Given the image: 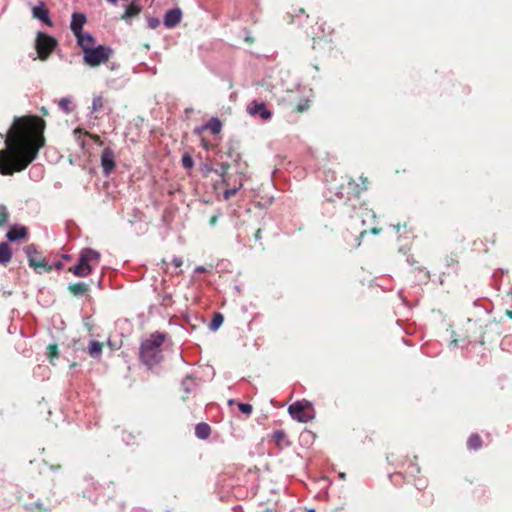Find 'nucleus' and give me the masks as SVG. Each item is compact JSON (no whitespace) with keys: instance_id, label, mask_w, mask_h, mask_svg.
<instances>
[{"instance_id":"1","label":"nucleus","mask_w":512,"mask_h":512,"mask_svg":"<svg viewBox=\"0 0 512 512\" xmlns=\"http://www.w3.org/2000/svg\"><path fill=\"white\" fill-rule=\"evenodd\" d=\"M45 121L39 116L15 117L4 136L5 148L0 150V174L11 176L25 170L45 145Z\"/></svg>"},{"instance_id":"2","label":"nucleus","mask_w":512,"mask_h":512,"mask_svg":"<svg viewBox=\"0 0 512 512\" xmlns=\"http://www.w3.org/2000/svg\"><path fill=\"white\" fill-rule=\"evenodd\" d=\"M167 333L155 331L143 340L139 347V360L148 369H152L164 360L162 345Z\"/></svg>"},{"instance_id":"3","label":"nucleus","mask_w":512,"mask_h":512,"mask_svg":"<svg viewBox=\"0 0 512 512\" xmlns=\"http://www.w3.org/2000/svg\"><path fill=\"white\" fill-rule=\"evenodd\" d=\"M101 254L99 251L85 247L78 254L76 263L68 269V272L79 278L90 276L96 266L99 265Z\"/></svg>"},{"instance_id":"4","label":"nucleus","mask_w":512,"mask_h":512,"mask_svg":"<svg viewBox=\"0 0 512 512\" xmlns=\"http://www.w3.org/2000/svg\"><path fill=\"white\" fill-rule=\"evenodd\" d=\"M367 188L364 187L363 190ZM362 189L353 179H350L346 185H340L334 193L335 198H328L329 202H338L344 209H355L359 204Z\"/></svg>"},{"instance_id":"5","label":"nucleus","mask_w":512,"mask_h":512,"mask_svg":"<svg viewBox=\"0 0 512 512\" xmlns=\"http://www.w3.org/2000/svg\"><path fill=\"white\" fill-rule=\"evenodd\" d=\"M113 53L112 47L105 44L83 47V62L89 67H97L106 63Z\"/></svg>"},{"instance_id":"6","label":"nucleus","mask_w":512,"mask_h":512,"mask_svg":"<svg viewBox=\"0 0 512 512\" xmlns=\"http://www.w3.org/2000/svg\"><path fill=\"white\" fill-rule=\"evenodd\" d=\"M288 413L293 420L300 423H307L313 420L316 416L313 403L306 399L292 403L288 407Z\"/></svg>"},{"instance_id":"7","label":"nucleus","mask_w":512,"mask_h":512,"mask_svg":"<svg viewBox=\"0 0 512 512\" xmlns=\"http://www.w3.org/2000/svg\"><path fill=\"white\" fill-rule=\"evenodd\" d=\"M57 46L58 40L54 36L43 31L37 32L34 47L40 60L46 61Z\"/></svg>"},{"instance_id":"8","label":"nucleus","mask_w":512,"mask_h":512,"mask_svg":"<svg viewBox=\"0 0 512 512\" xmlns=\"http://www.w3.org/2000/svg\"><path fill=\"white\" fill-rule=\"evenodd\" d=\"M24 252L27 255L28 265L37 274H42L47 271L49 264L48 260L42 256V253L38 251V247L35 244H29L24 247Z\"/></svg>"},{"instance_id":"9","label":"nucleus","mask_w":512,"mask_h":512,"mask_svg":"<svg viewBox=\"0 0 512 512\" xmlns=\"http://www.w3.org/2000/svg\"><path fill=\"white\" fill-rule=\"evenodd\" d=\"M224 148L226 149L225 151L219 149L215 152V156L220 160H231L230 163H232L233 161H235V154H241V142L236 137H230L226 142Z\"/></svg>"},{"instance_id":"10","label":"nucleus","mask_w":512,"mask_h":512,"mask_svg":"<svg viewBox=\"0 0 512 512\" xmlns=\"http://www.w3.org/2000/svg\"><path fill=\"white\" fill-rule=\"evenodd\" d=\"M102 172L105 177L110 176L116 167L115 153L110 147L103 149L100 158Z\"/></svg>"},{"instance_id":"11","label":"nucleus","mask_w":512,"mask_h":512,"mask_svg":"<svg viewBox=\"0 0 512 512\" xmlns=\"http://www.w3.org/2000/svg\"><path fill=\"white\" fill-rule=\"evenodd\" d=\"M31 13L33 18L39 20L42 24L48 27L54 26V22L50 16V11L47 8L45 2L39 1L37 5L32 7Z\"/></svg>"},{"instance_id":"12","label":"nucleus","mask_w":512,"mask_h":512,"mask_svg":"<svg viewBox=\"0 0 512 512\" xmlns=\"http://www.w3.org/2000/svg\"><path fill=\"white\" fill-rule=\"evenodd\" d=\"M247 112L251 116H258L263 121H268L272 118V112L267 108L264 102L253 100L247 106Z\"/></svg>"},{"instance_id":"13","label":"nucleus","mask_w":512,"mask_h":512,"mask_svg":"<svg viewBox=\"0 0 512 512\" xmlns=\"http://www.w3.org/2000/svg\"><path fill=\"white\" fill-rule=\"evenodd\" d=\"M28 228L21 224L11 225L6 232L5 238L8 243H14L24 240L28 237Z\"/></svg>"},{"instance_id":"14","label":"nucleus","mask_w":512,"mask_h":512,"mask_svg":"<svg viewBox=\"0 0 512 512\" xmlns=\"http://www.w3.org/2000/svg\"><path fill=\"white\" fill-rule=\"evenodd\" d=\"M182 17L183 12L179 7L171 8L163 16V24L167 29L175 28L180 24Z\"/></svg>"},{"instance_id":"15","label":"nucleus","mask_w":512,"mask_h":512,"mask_svg":"<svg viewBox=\"0 0 512 512\" xmlns=\"http://www.w3.org/2000/svg\"><path fill=\"white\" fill-rule=\"evenodd\" d=\"M231 168V164L227 160H220L219 158H215V166L213 173L218 175L221 178V182L228 186L230 181V175L228 173L229 169Z\"/></svg>"},{"instance_id":"16","label":"nucleus","mask_w":512,"mask_h":512,"mask_svg":"<svg viewBox=\"0 0 512 512\" xmlns=\"http://www.w3.org/2000/svg\"><path fill=\"white\" fill-rule=\"evenodd\" d=\"M268 437L275 443L280 451L292 445V441L289 440L284 430H275Z\"/></svg>"},{"instance_id":"17","label":"nucleus","mask_w":512,"mask_h":512,"mask_svg":"<svg viewBox=\"0 0 512 512\" xmlns=\"http://www.w3.org/2000/svg\"><path fill=\"white\" fill-rule=\"evenodd\" d=\"M87 23V16L83 12H73L70 21V30L73 35L80 33L83 30L84 25Z\"/></svg>"},{"instance_id":"18","label":"nucleus","mask_w":512,"mask_h":512,"mask_svg":"<svg viewBox=\"0 0 512 512\" xmlns=\"http://www.w3.org/2000/svg\"><path fill=\"white\" fill-rule=\"evenodd\" d=\"M142 11V5L140 4L139 0H132L131 3H129L124 10V13L121 16V19L126 21L127 23H131L130 20L133 17L138 16Z\"/></svg>"},{"instance_id":"19","label":"nucleus","mask_w":512,"mask_h":512,"mask_svg":"<svg viewBox=\"0 0 512 512\" xmlns=\"http://www.w3.org/2000/svg\"><path fill=\"white\" fill-rule=\"evenodd\" d=\"M181 320L183 324H181L180 327L186 330H195L199 326V322L203 321V319L196 314H189L187 312L181 314Z\"/></svg>"},{"instance_id":"20","label":"nucleus","mask_w":512,"mask_h":512,"mask_svg":"<svg viewBox=\"0 0 512 512\" xmlns=\"http://www.w3.org/2000/svg\"><path fill=\"white\" fill-rule=\"evenodd\" d=\"M76 37L77 45L83 51V47H92L95 44V37L90 32L81 31L80 33L74 34Z\"/></svg>"},{"instance_id":"21","label":"nucleus","mask_w":512,"mask_h":512,"mask_svg":"<svg viewBox=\"0 0 512 512\" xmlns=\"http://www.w3.org/2000/svg\"><path fill=\"white\" fill-rule=\"evenodd\" d=\"M13 250L7 241L0 242V265L6 267L12 260Z\"/></svg>"},{"instance_id":"22","label":"nucleus","mask_w":512,"mask_h":512,"mask_svg":"<svg viewBox=\"0 0 512 512\" xmlns=\"http://www.w3.org/2000/svg\"><path fill=\"white\" fill-rule=\"evenodd\" d=\"M67 289L74 296L80 297V296H84L85 294H87V292L90 289V285L85 282L79 281L77 283H70L68 285Z\"/></svg>"},{"instance_id":"23","label":"nucleus","mask_w":512,"mask_h":512,"mask_svg":"<svg viewBox=\"0 0 512 512\" xmlns=\"http://www.w3.org/2000/svg\"><path fill=\"white\" fill-rule=\"evenodd\" d=\"M231 167L235 169V173L240 177L245 176L248 171V163L242 159L241 154H235V161H233Z\"/></svg>"},{"instance_id":"24","label":"nucleus","mask_w":512,"mask_h":512,"mask_svg":"<svg viewBox=\"0 0 512 512\" xmlns=\"http://www.w3.org/2000/svg\"><path fill=\"white\" fill-rule=\"evenodd\" d=\"M231 167L235 169V173L240 177L245 176L248 171V163L242 159L241 154H235V161H233Z\"/></svg>"},{"instance_id":"25","label":"nucleus","mask_w":512,"mask_h":512,"mask_svg":"<svg viewBox=\"0 0 512 512\" xmlns=\"http://www.w3.org/2000/svg\"><path fill=\"white\" fill-rule=\"evenodd\" d=\"M231 167L235 169V173L240 177L245 176L248 171V163L242 159L241 154H235V161H233Z\"/></svg>"},{"instance_id":"26","label":"nucleus","mask_w":512,"mask_h":512,"mask_svg":"<svg viewBox=\"0 0 512 512\" xmlns=\"http://www.w3.org/2000/svg\"><path fill=\"white\" fill-rule=\"evenodd\" d=\"M211 434V426L206 422H200L195 426V436L200 440H206Z\"/></svg>"},{"instance_id":"27","label":"nucleus","mask_w":512,"mask_h":512,"mask_svg":"<svg viewBox=\"0 0 512 512\" xmlns=\"http://www.w3.org/2000/svg\"><path fill=\"white\" fill-rule=\"evenodd\" d=\"M88 354L94 358L99 359L102 355L103 344L98 340H91L88 344Z\"/></svg>"},{"instance_id":"28","label":"nucleus","mask_w":512,"mask_h":512,"mask_svg":"<svg viewBox=\"0 0 512 512\" xmlns=\"http://www.w3.org/2000/svg\"><path fill=\"white\" fill-rule=\"evenodd\" d=\"M205 127L212 135H218L222 130L223 123L218 117H212L205 123Z\"/></svg>"},{"instance_id":"29","label":"nucleus","mask_w":512,"mask_h":512,"mask_svg":"<svg viewBox=\"0 0 512 512\" xmlns=\"http://www.w3.org/2000/svg\"><path fill=\"white\" fill-rule=\"evenodd\" d=\"M215 166V159L212 160L210 157L205 162L199 164V172L203 178H207L210 173H213Z\"/></svg>"},{"instance_id":"30","label":"nucleus","mask_w":512,"mask_h":512,"mask_svg":"<svg viewBox=\"0 0 512 512\" xmlns=\"http://www.w3.org/2000/svg\"><path fill=\"white\" fill-rule=\"evenodd\" d=\"M45 355L47 356V358L49 359V362L52 364V365H55V361L59 358L60 356V353H59V350H58V346L57 344H49L47 347H46V351H45Z\"/></svg>"},{"instance_id":"31","label":"nucleus","mask_w":512,"mask_h":512,"mask_svg":"<svg viewBox=\"0 0 512 512\" xmlns=\"http://www.w3.org/2000/svg\"><path fill=\"white\" fill-rule=\"evenodd\" d=\"M224 322V315L220 312H215L212 316V319L208 325L209 329L212 332H216Z\"/></svg>"},{"instance_id":"32","label":"nucleus","mask_w":512,"mask_h":512,"mask_svg":"<svg viewBox=\"0 0 512 512\" xmlns=\"http://www.w3.org/2000/svg\"><path fill=\"white\" fill-rule=\"evenodd\" d=\"M194 379L191 375H186V377L181 382V387L185 392L186 396L182 397L183 400H186L187 396L193 391Z\"/></svg>"},{"instance_id":"33","label":"nucleus","mask_w":512,"mask_h":512,"mask_svg":"<svg viewBox=\"0 0 512 512\" xmlns=\"http://www.w3.org/2000/svg\"><path fill=\"white\" fill-rule=\"evenodd\" d=\"M290 23L296 24L297 26H303L304 22L308 19V15L305 13V10L300 8L298 10V14L291 15Z\"/></svg>"},{"instance_id":"34","label":"nucleus","mask_w":512,"mask_h":512,"mask_svg":"<svg viewBox=\"0 0 512 512\" xmlns=\"http://www.w3.org/2000/svg\"><path fill=\"white\" fill-rule=\"evenodd\" d=\"M467 447L469 450H478L480 448V435L472 433L467 440Z\"/></svg>"},{"instance_id":"35","label":"nucleus","mask_w":512,"mask_h":512,"mask_svg":"<svg viewBox=\"0 0 512 512\" xmlns=\"http://www.w3.org/2000/svg\"><path fill=\"white\" fill-rule=\"evenodd\" d=\"M44 169L41 165H34L29 171V176L34 181H39L43 178Z\"/></svg>"},{"instance_id":"36","label":"nucleus","mask_w":512,"mask_h":512,"mask_svg":"<svg viewBox=\"0 0 512 512\" xmlns=\"http://www.w3.org/2000/svg\"><path fill=\"white\" fill-rule=\"evenodd\" d=\"M25 510L27 512H46L47 511V507H45L41 502L39 501H36V502H33V503H29V504H26L25 506Z\"/></svg>"},{"instance_id":"37","label":"nucleus","mask_w":512,"mask_h":512,"mask_svg":"<svg viewBox=\"0 0 512 512\" xmlns=\"http://www.w3.org/2000/svg\"><path fill=\"white\" fill-rule=\"evenodd\" d=\"M181 163H182L183 168L186 170L192 169L195 165L192 155L188 152H186L182 155Z\"/></svg>"},{"instance_id":"38","label":"nucleus","mask_w":512,"mask_h":512,"mask_svg":"<svg viewBox=\"0 0 512 512\" xmlns=\"http://www.w3.org/2000/svg\"><path fill=\"white\" fill-rule=\"evenodd\" d=\"M238 410L245 415L246 418L250 417L253 412V406L250 403L239 402L237 403Z\"/></svg>"},{"instance_id":"39","label":"nucleus","mask_w":512,"mask_h":512,"mask_svg":"<svg viewBox=\"0 0 512 512\" xmlns=\"http://www.w3.org/2000/svg\"><path fill=\"white\" fill-rule=\"evenodd\" d=\"M10 213L4 204H0V227L8 224Z\"/></svg>"},{"instance_id":"40","label":"nucleus","mask_w":512,"mask_h":512,"mask_svg":"<svg viewBox=\"0 0 512 512\" xmlns=\"http://www.w3.org/2000/svg\"><path fill=\"white\" fill-rule=\"evenodd\" d=\"M103 97L100 95L94 96L92 100L91 113L97 112L103 108Z\"/></svg>"},{"instance_id":"41","label":"nucleus","mask_w":512,"mask_h":512,"mask_svg":"<svg viewBox=\"0 0 512 512\" xmlns=\"http://www.w3.org/2000/svg\"><path fill=\"white\" fill-rule=\"evenodd\" d=\"M300 438L305 444H310L315 440L316 435L312 431L305 429L301 433Z\"/></svg>"},{"instance_id":"42","label":"nucleus","mask_w":512,"mask_h":512,"mask_svg":"<svg viewBox=\"0 0 512 512\" xmlns=\"http://www.w3.org/2000/svg\"><path fill=\"white\" fill-rule=\"evenodd\" d=\"M71 100L67 97H63L59 101V108L66 114H69L72 112V108L70 107Z\"/></svg>"},{"instance_id":"43","label":"nucleus","mask_w":512,"mask_h":512,"mask_svg":"<svg viewBox=\"0 0 512 512\" xmlns=\"http://www.w3.org/2000/svg\"><path fill=\"white\" fill-rule=\"evenodd\" d=\"M242 178H240L239 180V184L238 186H235L233 188H230V189H226L224 192H223V197L225 200H228L230 199L232 196H234L238 191L239 189L242 187Z\"/></svg>"},{"instance_id":"44","label":"nucleus","mask_w":512,"mask_h":512,"mask_svg":"<svg viewBox=\"0 0 512 512\" xmlns=\"http://www.w3.org/2000/svg\"><path fill=\"white\" fill-rule=\"evenodd\" d=\"M146 20L149 29H156L160 25V19L158 17L147 15Z\"/></svg>"},{"instance_id":"45","label":"nucleus","mask_w":512,"mask_h":512,"mask_svg":"<svg viewBox=\"0 0 512 512\" xmlns=\"http://www.w3.org/2000/svg\"><path fill=\"white\" fill-rule=\"evenodd\" d=\"M309 100L308 99H301L299 103L296 105L295 110L297 112H304L309 108Z\"/></svg>"},{"instance_id":"46","label":"nucleus","mask_w":512,"mask_h":512,"mask_svg":"<svg viewBox=\"0 0 512 512\" xmlns=\"http://www.w3.org/2000/svg\"><path fill=\"white\" fill-rule=\"evenodd\" d=\"M73 133H74V135H75V137H76L80 147L82 149H84L85 148V141H84V139H82V134H83L82 130L80 128H76Z\"/></svg>"},{"instance_id":"47","label":"nucleus","mask_w":512,"mask_h":512,"mask_svg":"<svg viewBox=\"0 0 512 512\" xmlns=\"http://www.w3.org/2000/svg\"><path fill=\"white\" fill-rule=\"evenodd\" d=\"M63 268H64V264H63L62 261L59 260V261H55L52 264H48L46 272H50L53 269H55V270H62Z\"/></svg>"},{"instance_id":"48","label":"nucleus","mask_w":512,"mask_h":512,"mask_svg":"<svg viewBox=\"0 0 512 512\" xmlns=\"http://www.w3.org/2000/svg\"><path fill=\"white\" fill-rule=\"evenodd\" d=\"M200 141H201V147L206 151L213 150L215 148V146L212 143H210L208 140H206L204 137H201Z\"/></svg>"},{"instance_id":"49","label":"nucleus","mask_w":512,"mask_h":512,"mask_svg":"<svg viewBox=\"0 0 512 512\" xmlns=\"http://www.w3.org/2000/svg\"><path fill=\"white\" fill-rule=\"evenodd\" d=\"M171 302H172V296L170 294L166 293V294H164L162 296V300L160 302V305L164 306V307H167V306H169L171 304Z\"/></svg>"},{"instance_id":"50","label":"nucleus","mask_w":512,"mask_h":512,"mask_svg":"<svg viewBox=\"0 0 512 512\" xmlns=\"http://www.w3.org/2000/svg\"><path fill=\"white\" fill-rule=\"evenodd\" d=\"M144 216H145L144 213L140 209H138V208L133 209V217L135 220L142 221Z\"/></svg>"},{"instance_id":"51","label":"nucleus","mask_w":512,"mask_h":512,"mask_svg":"<svg viewBox=\"0 0 512 512\" xmlns=\"http://www.w3.org/2000/svg\"><path fill=\"white\" fill-rule=\"evenodd\" d=\"M206 130H207V129H206V127H205V124L200 125V126H196V127L193 129V134H194V135H197V136H201V135H202V133H203L204 131H206Z\"/></svg>"},{"instance_id":"52","label":"nucleus","mask_w":512,"mask_h":512,"mask_svg":"<svg viewBox=\"0 0 512 512\" xmlns=\"http://www.w3.org/2000/svg\"><path fill=\"white\" fill-rule=\"evenodd\" d=\"M367 233H368V231H367V230H365V229H363V230H361V231L359 232V235L355 238V241H356L355 246H356V247H359V246H360V244H361L360 240H361V239H362V238H363Z\"/></svg>"},{"instance_id":"53","label":"nucleus","mask_w":512,"mask_h":512,"mask_svg":"<svg viewBox=\"0 0 512 512\" xmlns=\"http://www.w3.org/2000/svg\"><path fill=\"white\" fill-rule=\"evenodd\" d=\"M172 264L177 268L181 267L183 264V260L180 257L175 256L172 259Z\"/></svg>"},{"instance_id":"54","label":"nucleus","mask_w":512,"mask_h":512,"mask_svg":"<svg viewBox=\"0 0 512 512\" xmlns=\"http://www.w3.org/2000/svg\"><path fill=\"white\" fill-rule=\"evenodd\" d=\"M415 486H416V488H417L418 490H422V489H424V488L426 487V481H425V480H421V479H419V480L417 481V483L415 484Z\"/></svg>"},{"instance_id":"55","label":"nucleus","mask_w":512,"mask_h":512,"mask_svg":"<svg viewBox=\"0 0 512 512\" xmlns=\"http://www.w3.org/2000/svg\"><path fill=\"white\" fill-rule=\"evenodd\" d=\"M381 231H382V229H381V228L374 227V228H372V229L369 231V233H370V234H373V235H378V234H380V233H381Z\"/></svg>"},{"instance_id":"56","label":"nucleus","mask_w":512,"mask_h":512,"mask_svg":"<svg viewBox=\"0 0 512 512\" xmlns=\"http://www.w3.org/2000/svg\"><path fill=\"white\" fill-rule=\"evenodd\" d=\"M206 272V268L204 266H197L194 270V273H204Z\"/></svg>"},{"instance_id":"57","label":"nucleus","mask_w":512,"mask_h":512,"mask_svg":"<svg viewBox=\"0 0 512 512\" xmlns=\"http://www.w3.org/2000/svg\"><path fill=\"white\" fill-rule=\"evenodd\" d=\"M261 233H262L261 229H257L256 230L255 235H254V238H255L256 241L261 239Z\"/></svg>"},{"instance_id":"58","label":"nucleus","mask_w":512,"mask_h":512,"mask_svg":"<svg viewBox=\"0 0 512 512\" xmlns=\"http://www.w3.org/2000/svg\"><path fill=\"white\" fill-rule=\"evenodd\" d=\"M217 220H218V217L217 216H213V217L210 218L209 224L211 226H214L217 223Z\"/></svg>"},{"instance_id":"59","label":"nucleus","mask_w":512,"mask_h":512,"mask_svg":"<svg viewBox=\"0 0 512 512\" xmlns=\"http://www.w3.org/2000/svg\"><path fill=\"white\" fill-rule=\"evenodd\" d=\"M401 476H402V474H401V473H395V474H390V475H389V478H390V480L393 482V478H394V477H401Z\"/></svg>"},{"instance_id":"60","label":"nucleus","mask_w":512,"mask_h":512,"mask_svg":"<svg viewBox=\"0 0 512 512\" xmlns=\"http://www.w3.org/2000/svg\"><path fill=\"white\" fill-rule=\"evenodd\" d=\"M237 403H239V402H238V401H236L235 399H229V400H228V405H229V406H232V405H234V404H236V405H237Z\"/></svg>"},{"instance_id":"61","label":"nucleus","mask_w":512,"mask_h":512,"mask_svg":"<svg viewBox=\"0 0 512 512\" xmlns=\"http://www.w3.org/2000/svg\"><path fill=\"white\" fill-rule=\"evenodd\" d=\"M71 258H72V257H71V255H69V254H63V255H62V259H63V260H67V261H69V260H71Z\"/></svg>"},{"instance_id":"62","label":"nucleus","mask_w":512,"mask_h":512,"mask_svg":"<svg viewBox=\"0 0 512 512\" xmlns=\"http://www.w3.org/2000/svg\"><path fill=\"white\" fill-rule=\"evenodd\" d=\"M393 229L399 233L400 232V224H395V225H392Z\"/></svg>"},{"instance_id":"63","label":"nucleus","mask_w":512,"mask_h":512,"mask_svg":"<svg viewBox=\"0 0 512 512\" xmlns=\"http://www.w3.org/2000/svg\"><path fill=\"white\" fill-rule=\"evenodd\" d=\"M505 315L508 316L512 320V310H506Z\"/></svg>"},{"instance_id":"64","label":"nucleus","mask_w":512,"mask_h":512,"mask_svg":"<svg viewBox=\"0 0 512 512\" xmlns=\"http://www.w3.org/2000/svg\"><path fill=\"white\" fill-rule=\"evenodd\" d=\"M102 282H103V275H101V276L99 277V279H98V281H97V285H98L99 287H101V286H102Z\"/></svg>"}]
</instances>
